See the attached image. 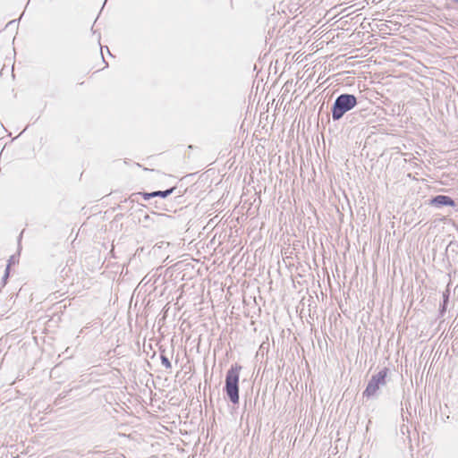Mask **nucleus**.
I'll return each mask as SVG.
<instances>
[{
    "label": "nucleus",
    "mask_w": 458,
    "mask_h": 458,
    "mask_svg": "<svg viewBox=\"0 0 458 458\" xmlns=\"http://www.w3.org/2000/svg\"><path fill=\"white\" fill-rule=\"evenodd\" d=\"M242 366L235 363L227 370L225 376V392L231 403H239V377Z\"/></svg>",
    "instance_id": "1"
},
{
    "label": "nucleus",
    "mask_w": 458,
    "mask_h": 458,
    "mask_svg": "<svg viewBox=\"0 0 458 458\" xmlns=\"http://www.w3.org/2000/svg\"><path fill=\"white\" fill-rule=\"evenodd\" d=\"M358 105L353 94L343 93L336 97L331 107L333 121H339L344 115Z\"/></svg>",
    "instance_id": "2"
},
{
    "label": "nucleus",
    "mask_w": 458,
    "mask_h": 458,
    "mask_svg": "<svg viewBox=\"0 0 458 458\" xmlns=\"http://www.w3.org/2000/svg\"><path fill=\"white\" fill-rule=\"evenodd\" d=\"M388 372L389 369L385 367L371 377L362 393L363 398L370 399L377 395V391L386 385Z\"/></svg>",
    "instance_id": "3"
},
{
    "label": "nucleus",
    "mask_w": 458,
    "mask_h": 458,
    "mask_svg": "<svg viewBox=\"0 0 458 458\" xmlns=\"http://www.w3.org/2000/svg\"><path fill=\"white\" fill-rule=\"evenodd\" d=\"M430 204L441 208L444 206L454 207V200L447 195H437L430 199Z\"/></svg>",
    "instance_id": "4"
},
{
    "label": "nucleus",
    "mask_w": 458,
    "mask_h": 458,
    "mask_svg": "<svg viewBox=\"0 0 458 458\" xmlns=\"http://www.w3.org/2000/svg\"><path fill=\"white\" fill-rule=\"evenodd\" d=\"M175 190V187H172V188H169L165 191H152L150 193H145L144 195V198L146 199H148L150 198H155V197H161L163 199L168 197L169 195H171Z\"/></svg>",
    "instance_id": "5"
},
{
    "label": "nucleus",
    "mask_w": 458,
    "mask_h": 458,
    "mask_svg": "<svg viewBox=\"0 0 458 458\" xmlns=\"http://www.w3.org/2000/svg\"><path fill=\"white\" fill-rule=\"evenodd\" d=\"M449 295H450V291L448 289H446L445 292H443V302L440 305L441 314H443L446 310L447 303L449 301Z\"/></svg>",
    "instance_id": "6"
},
{
    "label": "nucleus",
    "mask_w": 458,
    "mask_h": 458,
    "mask_svg": "<svg viewBox=\"0 0 458 458\" xmlns=\"http://www.w3.org/2000/svg\"><path fill=\"white\" fill-rule=\"evenodd\" d=\"M160 360H161L162 365L165 369H170L172 368V363H171V361L169 360V359L165 355L161 354Z\"/></svg>",
    "instance_id": "7"
},
{
    "label": "nucleus",
    "mask_w": 458,
    "mask_h": 458,
    "mask_svg": "<svg viewBox=\"0 0 458 458\" xmlns=\"http://www.w3.org/2000/svg\"><path fill=\"white\" fill-rule=\"evenodd\" d=\"M9 273H10V264L7 265L6 268H5V271H4V275L2 278L4 284H6V280L9 276Z\"/></svg>",
    "instance_id": "8"
},
{
    "label": "nucleus",
    "mask_w": 458,
    "mask_h": 458,
    "mask_svg": "<svg viewBox=\"0 0 458 458\" xmlns=\"http://www.w3.org/2000/svg\"><path fill=\"white\" fill-rule=\"evenodd\" d=\"M13 257H11V259H9V263H8V264H10V265H11V262H13Z\"/></svg>",
    "instance_id": "9"
}]
</instances>
